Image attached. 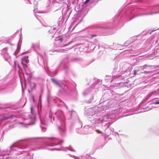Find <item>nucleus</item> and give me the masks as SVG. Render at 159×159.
<instances>
[{
    "label": "nucleus",
    "instance_id": "f257e3e1",
    "mask_svg": "<svg viewBox=\"0 0 159 159\" xmlns=\"http://www.w3.org/2000/svg\"><path fill=\"white\" fill-rule=\"evenodd\" d=\"M28 56H24L22 58V61L21 64L22 65H24L23 62H25L26 63H27L29 61V60L28 59Z\"/></svg>",
    "mask_w": 159,
    "mask_h": 159
},
{
    "label": "nucleus",
    "instance_id": "f03ea898",
    "mask_svg": "<svg viewBox=\"0 0 159 159\" xmlns=\"http://www.w3.org/2000/svg\"><path fill=\"white\" fill-rule=\"evenodd\" d=\"M51 80L58 86H60V85L58 82L57 81L54 79H52Z\"/></svg>",
    "mask_w": 159,
    "mask_h": 159
},
{
    "label": "nucleus",
    "instance_id": "7ed1b4c3",
    "mask_svg": "<svg viewBox=\"0 0 159 159\" xmlns=\"http://www.w3.org/2000/svg\"><path fill=\"white\" fill-rule=\"evenodd\" d=\"M13 116L12 115H7L6 116V117H7L8 119H10V118H12V117Z\"/></svg>",
    "mask_w": 159,
    "mask_h": 159
},
{
    "label": "nucleus",
    "instance_id": "20e7f679",
    "mask_svg": "<svg viewBox=\"0 0 159 159\" xmlns=\"http://www.w3.org/2000/svg\"><path fill=\"white\" fill-rule=\"evenodd\" d=\"M96 131L98 133H100L101 134L102 133V132L98 129L96 130Z\"/></svg>",
    "mask_w": 159,
    "mask_h": 159
},
{
    "label": "nucleus",
    "instance_id": "39448f33",
    "mask_svg": "<svg viewBox=\"0 0 159 159\" xmlns=\"http://www.w3.org/2000/svg\"><path fill=\"white\" fill-rule=\"evenodd\" d=\"M91 38H92L93 37H95L97 36V35L96 34H92L91 35Z\"/></svg>",
    "mask_w": 159,
    "mask_h": 159
},
{
    "label": "nucleus",
    "instance_id": "423d86ee",
    "mask_svg": "<svg viewBox=\"0 0 159 159\" xmlns=\"http://www.w3.org/2000/svg\"><path fill=\"white\" fill-rule=\"evenodd\" d=\"M22 65L24 68H27V65L25 64L24 63V65Z\"/></svg>",
    "mask_w": 159,
    "mask_h": 159
},
{
    "label": "nucleus",
    "instance_id": "0eeeda50",
    "mask_svg": "<svg viewBox=\"0 0 159 159\" xmlns=\"http://www.w3.org/2000/svg\"><path fill=\"white\" fill-rule=\"evenodd\" d=\"M154 104H159V101L156 102L154 103Z\"/></svg>",
    "mask_w": 159,
    "mask_h": 159
},
{
    "label": "nucleus",
    "instance_id": "6e6552de",
    "mask_svg": "<svg viewBox=\"0 0 159 159\" xmlns=\"http://www.w3.org/2000/svg\"><path fill=\"white\" fill-rule=\"evenodd\" d=\"M59 40L60 41V42H61L63 41V38H61Z\"/></svg>",
    "mask_w": 159,
    "mask_h": 159
},
{
    "label": "nucleus",
    "instance_id": "1a4fd4ad",
    "mask_svg": "<svg viewBox=\"0 0 159 159\" xmlns=\"http://www.w3.org/2000/svg\"><path fill=\"white\" fill-rule=\"evenodd\" d=\"M8 119V118H7V117L6 116V117H5L3 119V120H7Z\"/></svg>",
    "mask_w": 159,
    "mask_h": 159
},
{
    "label": "nucleus",
    "instance_id": "9d476101",
    "mask_svg": "<svg viewBox=\"0 0 159 159\" xmlns=\"http://www.w3.org/2000/svg\"><path fill=\"white\" fill-rule=\"evenodd\" d=\"M90 0H86L85 2V3H88Z\"/></svg>",
    "mask_w": 159,
    "mask_h": 159
},
{
    "label": "nucleus",
    "instance_id": "9b49d317",
    "mask_svg": "<svg viewBox=\"0 0 159 159\" xmlns=\"http://www.w3.org/2000/svg\"><path fill=\"white\" fill-rule=\"evenodd\" d=\"M136 70H134V75H135L136 74Z\"/></svg>",
    "mask_w": 159,
    "mask_h": 159
},
{
    "label": "nucleus",
    "instance_id": "f8f14e48",
    "mask_svg": "<svg viewBox=\"0 0 159 159\" xmlns=\"http://www.w3.org/2000/svg\"><path fill=\"white\" fill-rule=\"evenodd\" d=\"M60 50L61 51H60V52H62V51H63L65 50L64 49H61Z\"/></svg>",
    "mask_w": 159,
    "mask_h": 159
},
{
    "label": "nucleus",
    "instance_id": "ddd939ff",
    "mask_svg": "<svg viewBox=\"0 0 159 159\" xmlns=\"http://www.w3.org/2000/svg\"><path fill=\"white\" fill-rule=\"evenodd\" d=\"M67 45V44H65V45H64V47L66 46Z\"/></svg>",
    "mask_w": 159,
    "mask_h": 159
},
{
    "label": "nucleus",
    "instance_id": "4468645a",
    "mask_svg": "<svg viewBox=\"0 0 159 159\" xmlns=\"http://www.w3.org/2000/svg\"><path fill=\"white\" fill-rule=\"evenodd\" d=\"M56 149H53V150H56Z\"/></svg>",
    "mask_w": 159,
    "mask_h": 159
}]
</instances>
